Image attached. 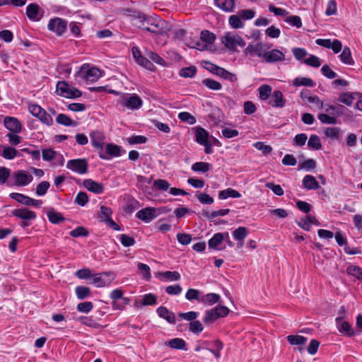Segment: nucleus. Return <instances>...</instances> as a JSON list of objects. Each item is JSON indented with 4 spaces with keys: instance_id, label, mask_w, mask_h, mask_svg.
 I'll use <instances>...</instances> for the list:
<instances>
[{
    "instance_id": "obj_1",
    "label": "nucleus",
    "mask_w": 362,
    "mask_h": 362,
    "mask_svg": "<svg viewBox=\"0 0 362 362\" xmlns=\"http://www.w3.org/2000/svg\"><path fill=\"white\" fill-rule=\"evenodd\" d=\"M140 25L139 27L144 30L154 33H163L165 21L157 16H146L139 13L137 16Z\"/></svg>"
},
{
    "instance_id": "obj_2",
    "label": "nucleus",
    "mask_w": 362,
    "mask_h": 362,
    "mask_svg": "<svg viewBox=\"0 0 362 362\" xmlns=\"http://www.w3.org/2000/svg\"><path fill=\"white\" fill-rule=\"evenodd\" d=\"M221 42L231 51H236L238 46L243 47L246 45L245 40L238 34L232 32L226 33L221 38Z\"/></svg>"
},
{
    "instance_id": "obj_3",
    "label": "nucleus",
    "mask_w": 362,
    "mask_h": 362,
    "mask_svg": "<svg viewBox=\"0 0 362 362\" xmlns=\"http://www.w3.org/2000/svg\"><path fill=\"white\" fill-rule=\"evenodd\" d=\"M229 313V309L224 305H218L212 309L205 311L203 322L206 325H210L220 317H224Z\"/></svg>"
},
{
    "instance_id": "obj_4",
    "label": "nucleus",
    "mask_w": 362,
    "mask_h": 362,
    "mask_svg": "<svg viewBox=\"0 0 362 362\" xmlns=\"http://www.w3.org/2000/svg\"><path fill=\"white\" fill-rule=\"evenodd\" d=\"M194 129L196 142L204 147V152L206 154L212 153L213 149L209 133L201 127H196Z\"/></svg>"
},
{
    "instance_id": "obj_5",
    "label": "nucleus",
    "mask_w": 362,
    "mask_h": 362,
    "mask_svg": "<svg viewBox=\"0 0 362 362\" xmlns=\"http://www.w3.org/2000/svg\"><path fill=\"white\" fill-rule=\"evenodd\" d=\"M270 46L265 42H257L256 44H250L245 49V54L251 57H258L264 60L267 51Z\"/></svg>"
},
{
    "instance_id": "obj_6",
    "label": "nucleus",
    "mask_w": 362,
    "mask_h": 362,
    "mask_svg": "<svg viewBox=\"0 0 362 362\" xmlns=\"http://www.w3.org/2000/svg\"><path fill=\"white\" fill-rule=\"evenodd\" d=\"M115 277L116 275L112 272L95 274L92 276V284L97 288L109 286L115 280Z\"/></svg>"
},
{
    "instance_id": "obj_7",
    "label": "nucleus",
    "mask_w": 362,
    "mask_h": 362,
    "mask_svg": "<svg viewBox=\"0 0 362 362\" xmlns=\"http://www.w3.org/2000/svg\"><path fill=\"white\" fill-rule=\"evenodd\" d=\"M57 90L59 95L67 98H76L82 95V93L77 88L70 86L65 81H58Z\"/></svg>"
},
{
    "instance_id": "obj_8",
    "label": "nucleus",
    "mask_w": 362,
    "mask_h": 362,
    "mask_svg": "<svg viewBox=\"0 0 362 362\" xmlns=\"http://www.w3.org/2000/svg\"><path fill=\"white\" fill-rule=\"evenodd\" d=\"M163 212L160 208L146 207L136 214V217L148 223L152 221Z\"/></svg>"
},
{
    "instance_id": "obj_9",
    "label": "nucleus",
    "mask_w": 362,
    "mask_h": 362,
    "mask_svg": "<svg viewBox=\"0 0 362 362\" xmlns=\"http://www.w3.org/2000/svg\"><path fill=\"white\" fill-rule=\"evenodd\" d=\"M47 28L57 36H61L66 30L67 21L61 18L55 17L49 21Z\"/></svg>"
},
{
    "instance_id": "obj_10",
    "label": "nucleus",
    "mask_w": 362,
    "mask_h": 362,
    "mask_svg": "<svg viewBox=\"0 0 362 362\" xmlns=\"http://www.w3.org/2000/svg\"><path fill=\"white\" fill-rule=\"evenodd\" d=\"M88 162L85 158L72 159L68 160L66 168L79 175L86 174L88 171Z\"/></svg>"
},
{
    "instance_id": "obj_11",
    "label": "nucleus",
    "mask_w": 362,
    "mask_h": 362,
    "mask_svg": "<svg viewBox=\"0 0 362 362\" xmlns=\"http://www.w3.org/2000/svg\"><path fill=\"white\" fill-rule=\"evenodd\" d=\"M15 185L17 186H27L32 182L33 175L24 170H18L13 173L12 175Z\"/></svg>"
},
{
    "instance_id": "obj_12",
    "label": "nucleus",
    "mask_w": 362,
    "mask_h": 362,
    "mask_svg": "<svg viewBox=\"0 0 362 362\" xmlns=\"http://www.w3.org/2000/svg\"><path fill=\"white\" fill-rule=\"evenodd\" d=\"M77 74L81 76L86 81H90L91 83L98 81L101 76V73L99 69L96 67L86 69L84 66L81 67V71H78Z\"/></svg>"
},
{
    "instance_id": "obj_13",
    "label": "nucleus",
    "mask_w": 362,
    "mask_h": 362,
    "mask_svg": "<svg viewBox=\"0 0 362 362\" xmlns=\"http://www.w3.org/2000/svg\"><path fill=\"white\" fill-rule=\"evenodd\" d=\"M285 60V54L277 49H267L264 62L266 63L273 64L276 62H283Z\"/></svg>"
},
{
    "instance_id": "obj_14",
    "label": "nucleus",
    "mask_w": 362,
    "mask_h": 362,
    "mask_svg": "<svg viewBox=\"0 0 362 362\" xmlns=\"http://www.w3.org/2000/svg\"><path fill=\"white\" fill-rule=\"evenodd\" d=\"M105 153L103 151L99 152V157L103 160H110L112 157L120 156V147L112 144H107L105 147Z\"/></svg>"
},
{
    "instance_id": "obj_15",
    "label": "nucleus",
    "mask_w": 362,
    "mask_h": 362,
    "mask_svg": "<svg viewBox=\"0 0 362 362\" xmlns=\"http://www.w3.org/2000/svg\"><path fill=\"white\" fill-rule=\"evenodd\" d=\"M286 103V99L281 91L276 90L272 92L268 104L273 107L281 108L285 106Z\"/></svg>"
},
{
    "instance_id": "obj_16",
    "label": "nucleus",
    "mask_w": 362,
    "mask_h": 362,
    "mask_svg": "<svg viewBox=\"0 0 362 362\" xmlns=\"http://www.w3.org/2000/svg\"><path fill=\"white\" fill-rule=\"evenodd\" d=\"M11 214L23 221L35 220L37 217L35 212L27 208L16 209L11 211Z\"/></svg>"
},
{
    "instance_id": "obj_17",
    "label": "nucleus",
    "mask_w": 362,
    "mask_h": 362,
    "mask_svg": "<svg viewBox=\"0 0 362 362\" xmlns=\"http://www.w3.org/2000/svg\"><path fill=\"white\" fill-rule=\"evenodd\" d=\"M4 126L11 132L16 134L21 132V124L18 119L12 117H6L4 119Z\"/></svg>"
},
{
    "instance_id": "obj_18",
    "label": "nucleus",
    "mask_w": 362,
    "mask_h": 362,
    "mask_svg": "<svg viewBox=\"0 0 362 362\" xmlns=\"http://www.w3.org/2000/svg\"><path fill=\"white\" fill-rule=\"evenodd\" d=\"M90 138L92 145L95 148L100 149V151H103L105 139V136L103 133L97 130L93 131L90 134Z\"/></svg>"
},
{
    "instance_id": "obj_19",
    "label": "nucleus",
    "mask_w": 362,
    "mask_h": 362,
    "mask_svg": "<svg viewBox=\"0 0 362 362\" xmlns=\"http://www.w3.org/2000/svg\"><path fill=\"white\" fill-rule=\"evenodd\" d=\"M335 320L339 332L344 333L349 337H351L355 334L354 331L351 329V325L348 322L344 321L340 317H337Z\"/></svg>"
},
{
    "instance_id": "obj_20",
    "label": "nucleus",
    "mask_w": 362,
    "mask_h": 362,
    "mask_svg": "<svg viewBox=\"0 0 362 362\" xmlns=\"http://www.w3.org/2000/svg\"><path fill=\"white\" fill-rule=\"evenodd\" d=\"M83 185L88 191L95 194H100L103 192L104 188L102 184H100L91 179H86L83 181Z\"/></svg>"
},
{
    "instance_id": "obj_21",
    "label": "nucleus",
    "mask_w": 362,
    "mask_h": 362,
    "mask_svg": "<svg viewBox=\"0 0 362 362\" xmlns=\"http://www.w3.org/2000/svg\"><path fill=\"white\" fill-rule=\"evenodd\" d=\"M211 344L214 345V349H210L209 347H206V349L209 351L216 357V358H220L221 351L223 349V344L218 339H216L213 342L209 341H205L203 342V345H205L206 346H209Z\"/></svg>"
},
{
    "instance_id": "obj_22",
    "label": "nucleus",
    "mask_w": 362,
    "mask_h": 362,
    "mask_svg": "<svg viewBox=\"0 0 362 362\" xmlns=\"http://www.w3.org/2000/svg\"><path fill=\"white\" fill-rule=\"evenodd\" d=\"M248 235L247 228L240 226L233 232V238L237 240L238 247H241L243 245V242Z\"/></svg>"
},
{
    "instance_id": "obj_23",
    "label": "nucleus",
    "mask_w": 362,
    "mask_h": 362,
    "mask_svg": "<svg viewBox=\"0 0 362 362\" xmlns=\"http://www.w3.org/2000/svg\"><path fill=\"white\" fill-rule=\"evenodd\" d=\"M300 97L303 100L315 104L319 110L322 109L323 102L317 95H310L308 90L301 91Z\"/></svg>"
},
{
    "instance_id": "obj_24",
    "label": "nucleus",
    "mask_w": 362,
    "mask_h": 362,
    "mask_svg": "<svg viewBox=\"0 0 362 362\" xmlns=\"http://www.w3.org/2000/svg\"><path fill=\"white\" fill-rule=\"evenodd\" d=\"M322 109L325 113L330 115H335L337 116H341L344 114L345 107L341 105H333L330 104H324Z\"/></svg>"
},
{
    "instance_id": "obj_25",
    "label": "nucleus",
    "mask_w": 362,
    "mask_h": 362,
    "mask_svg": "<svg viewBox=\"0 0 362 362\" xmlns=\"http://www.w3.org/2000/svg\"><path fill=\"white\" fill-rule=\"evenodd\" d=\"M312 224L319 226L320 223L314 216L311 215L306 216L305 218H301V220L298 222V226L305 230H309Z\"/></svg>"
},
{
    "instance_id": "obj_26",
    "label": "nucleus",
    "mask_w": 362,
    "mask_h": 362,
    "mask_svg": "<svg viewBox=\"0 0 362 362\" xmlns=\"http://www.w3.org/2000/svg\"><path fill=\"white\" fill-rule=\"evenodd\" d=\"M124 105L132 110L139 109L142 105L141 99L136 95L124 98Z\"/></svg>"
},
{
    "instance_id": "obj_27",
    "label": "nucleus",
    "mask_w": 362,
    "mask_h": 362,
    "mask_svg": "<svg viewBox=\"0 0 362 362\" xmlns=\"http://www.w3.org/2000/svg\"><path fill=\"white\" fill-rule=\"evenodd\" d=\"M156 311L159 317L165 319L169 323H175V314L173 312L170 311L167 308L160 306L157 308Z\"/></svg>"
},
{
    "instance_id": "obj_28",
    "label": "nucleus",
    "mask_w": 362,
    "mask_h": 362,
    "mask_svg": "<svg viewBox=\"0 0 362 362\" xmlns=\"http://www.w3.org/2000/svg\"><path fill=\"white\" fill-rule=\"evenodd\" d=\"M303 186L307 190L317 189L320 188L318 182L315 177L311 175H305L303 179Z\"/></svg>"
},
{
    "instance_id": "obj_29",
    "label": "nucleus",
    "mask_w": 362,
    "mask_h": 362,
    "mask_svg": "<svg viewBox=\"0 0 362 362\" xmlns=\"http://www.w3.org/2000/svg\"><path fill=\"white\" fill-rule=\"evenodd\" d=\"M158 276L160 278L161 281H178L181 276L178 272L174 271H166V272H159L158 274Z\"/></svg>"
},
{
    "instance_id": "obj_30",
    "label": "nucleus",
    "mask_w": 362,
    "mask_h": 362,
    "mask_svg": "<svg viewBox=\"0 0 362 362\" xmlns=\"http://www.w3.org/2000/svg\"><path fill=\"white\" fill-rule=\"evenodd\" d=\"M221 296L215 293H210L202 296L200 303L206 305H213L220 301Z\"/></svg>"
},
{
    "instance_id": "obj_31",
    "label": "nucleus",
    "mask_w": 362,
    "mask_h": 362,
    "mask_svg": "<svg viewBox=\"0 0 362 362\" xmlns=\"http://www.w3.org/2000/svg\"><path fill=\"white\" fill-rule=\"evenodd\" d=\"M40 6L35 4H30L26 8V14L28 17L33 21H38Z\"/></svg>"
},
{
    "instance_id": "obj_32",
    "label": "nucleus",
    "mask_w": 362,
    "mask_h": 362,
    "mask_svg": "<svg viewBox=\"0 0 362 362\" xmlns=\"http://www.w3.org/2000/svg\"><path fill=\"white\" fill-rule=\"evenodd\" d=\"M9 197L18 203L25 206H30L33 202L31 197L21 193L13 192L10 194Z\"/></svg>"
},
{
    "instance_id": "obj_33",
    "label": "nucleus",
    "mask_w": 362,
    "mask_h": 362,
    "mask_svg": "<svg viewBox=\"0 0 362 362\" xmlns=\"http://www.w3.org/2000/svg\"><path fill=\"white\" fill-rule=\"evenodd\" d=\"M165 344L169 347L178 349V350H185L186 349V342L184 339L180 338H174L165 342Z\"/></svg>"
},
{
    "instance_id": "obj_34",
    "label": "nucleus",
    "mask_w": 362,
    "mask_h": 362,
    "mask_svg": "<svg viewBox=\"0 0 362 362\" xmlns=\"http://www.w3.org/2000/svg\"><path fill=\"white\" fill-rule=\"evenodd\" d=\"M259 98L261 100H267L269 99L272 93V88L267 84H263L258 88Z\"/></svg>"
},
{
    "instance_id": "obj_35",
    "label": "nucleus",
    "mask_w": 362,
    "mask_h": 362,
    "mask_svg": "<svg viewBox=\"0 0 362 362\" xmlns=\"http://www.w3.org/2000/svg\"><path fill=\"white\" fill-rule=\"evenodd\" d=\"M340 60L342 63L348 65H354V61L351 56V52L349 47H345L341 54L339 55Z\"/></svg>"
},
{
    "instance_id": "obj_36",
    "label": "nucleus",
    "mask_w": 362,
    "mask_h": 362,
    "mask_svg": "<svg viewBox=\"0 0 362 362\" xmlns=\"http://www.w3.org/2000/svg\"><path fill=\"white\" fill-rule=\"evenodd\" d=\"M339 116H337L335 115H330L327 113H320L317 115L318 119L322 123V124H336L337 123V117Z\"/></svg>"
},
{
    "instance_id": "obj_37",
    "label": "nucleus",
    "mask_w": 362,
    "mask_h": 362,
    "mask_svg": "<svg viewBox=\"0 0 362 362\" xmlns=\"http://www.w3.org/2000/svg\"><path fill=\"white\" fill-rule=\"evenodd\" d=\"M215 4L221 10L230 12L234 7V0H214Z\"/></svg>"
},
{
    "instance_id": "obj_38",
    "label": "nucleus",
    "mask_w": 362,
    "mask_h": 362,
    "mask_svg": "<svg viewBox=\"0 0 362 362\" xmlns=\"http://www.w3.org/2000/svg\"><path fill=\"white\" fill-rule=\"evenodd\" d=\"M240 197L241 194L239 193V192L232 188H228L226 189L221 190L218 193V198L220 199H226L228 197L240 198Z\"/></svg>"
},
{
    "instance_id": "obj_39",
    "label": "nucleus",
    "mask_w": 362,
    "mask_h": 362,
    "mask_svg": "<svg viewBox=\"0 0 362 362\" xmlns=\"http://www.w3.org/2000/svg\"><path fill=\"white\" fill-rule=\"evenodd\" d=\"M47 215L49 221L54 224H57L64 220L62 215L60 213L57 212L52 208L47 211Z\"/></svg>"
},
{
    "instance_id": "obj_40",
    "label": "nucleus",
    "mask_w": 362,
    "mask_h": 362,
    "mask_svg": "<svg viewBox=\"0 0 362 362\" xmlns=\"http://www.w3.org/2000/svg\"><path fill=\"white\" fill-rule=\"evenodd\" d=\"M75 293L78 300H83L91 294L90 288L83 286H78L75 288Z\"/></svg>"
},
{
    "instance_id": "obj_41",
    "label": "nucleus",
    "mask_w": 362,
    "mask_h": 362,
    "mask_svg": "<svg viewBox=\"0 0 362 362\" xmlns=\"http://www.w3.org/2000/svg\"><path fill=\"white\" fill-rule=\"evenodd\" d=\"M200 39L202 40V42L206 43L209 47L216 40V35L214 33L209 30H204L201 32Z\"/></svg>"
},
{
    "instance_id": "obj_42",
    "label": "nucleus",
    "mask_w": 362,
    "mask_h": 362,
    "mask_svg": "<svg viewBox=\"0 0 362 362\" xmlns=\"http://www.w3.org/2000/svg\"><path fill=\"white\" fill-rule=\"evenodd\" d=\"M324 134L332 140H338L340 138L341 129L339 127H327L324 130Z\"/></svg>"
},
{
    "instance_id": "obj_43",
    "label": "nucleus",
    "mask_w": 362,
    "mask_h": 362,
    "mask_svg": "<svg viewBox=\"0 0 362 362\" xmlns=\"http://www.w3.org/2000/svg\"><path fill=\"white\" fill-rule=\"evenodd\" d=\"M223 241V237L222 235V233H215L209 240V248L218 250V247L221 244Z\"/></svg>"
},
{
    "instance_id": "obj_44",
    "label": "nucleus",
    "mask_w": 362,
    "mask_h": 362,
    "mask_svg": "<svg viewBox=\"0 0 362 362\" xmlns=\"http://www.w3.org/2000/svg\"><path fill=\"white\" fill-rule=\"evenodd\" d=\"M211 168L212 165L206 162H197L192 165V170L199 173H206Z\"/></svg>"
},
{
    "instance_id": "obj_45",
    "label": "nucleus",
    "mask_w": 362,
    "mask_h": 362,
    "mask_svg": "<svg viewBox=\"0 0 362 362\" xmlns=\"http://www.w3.org/2000/svg\"><path fill=\"white\" fill-rule=\"evenodd\" d=\"M293 85L295 86H304L307 87H313L315 86V83L310 78L297 77L293 80Z\"/></svg>"
},
{
    "instance_id": "obj_46",
    "label": "nucleus",
    "mask_w": 362,
    "mask_h": 362,
    "mask_svg": "<svg viewBox=\"0 0 362 362\" xmlns=\"http://www.w3.org/2000/svg\"><path fill=\"white\" fill-rule=\"evenodd\" d=\"M346 273L358 280H362V268L356 265H349L346 268Z\"/></svg>"
},
{
    "instance_id": "obj_47",
    "label": "nucleus",
    "mask_w": 362,
    "mask_h": 362,
    "mask_svg": "<svg viewBox=\"0 0 362 362\" xmlns=\"http://www.w3.org/2000/svg\"><path fill=\"white\" fill-rule=\"evenodd\" d=\"M1 155L3 158L7 160H12L15 157L18 156V151L14 148L11 146L4 147Z\"/></svg>"
},
{
    "instance_id": "obj_48",
    "label": "nucleus",
    "mask_w": 362,
    "mask_h": 362,
    "mask_svg": "<svg viewBox=\"0 0 362 362\" xmlns=\"http://www.w3.org/2000/svg\"><path fill=\"white\" fill-rule=\"evenodd\" d=\"M197 73V68L194 66L183 67L180 70L179 75L184 78H192Z\"/></svg>"
},
{
    "instance_id": "obj_49",
    "label": "nucleus",
    "mask_w": 362,
    "mask_h": 362,
    "mask_svg": "<svg viewBox=\"0 0 362 362\" xmlns=\"http://www.w3.org/2000/svg\"><path fill=\"white\" fill-rule=\"evenodd\" d=\"M308 146L314 150H319L322 148L320 139L317 135L312 134L308 141Z\"/></svg>"
},
{
    "instance_id": "obj_50",
    "label": "nucleus",
    "mask_w": 362,
    "mask_h": 362,
    "mask_svg": "<svg viewBox=\"0 0 362 362\" xmlns=\"http://www.w3.org/2000/svg\"><path fill=\"white\" fill-rule=\"evenodd\" d=\"M78 321L90 327L98 328L99 327V324L93 318V317L81 316L78 317Z\"/></svg>"
},
{
    "instance_id": "obj_51",
    "label": "nucleus",
    "mask_w": 362,
    "mask_h": 362,
    "mask_svg": "<svg viewBox=\"0 0 362 362\" xmlns=\"http://www.w3.org/2000/svg\"><path fill=\"white\" fill-rule=\"evenodd\" d=\"M287 340L291 345H303L307 341V338L300 335H288Z\"/></svg>"
},
{
    "instance_id": "obj_52",
    "label": "nucleus",
    "mask_w": 362,
    "mask_h": 362,
    "mask_svg": "<svg viewBox=\"0 0 362 362\" xmlns=\"http://www.w3.org/2000/svg\"><path fill=\"white\" fill-rule=\"evenodd\" d=\"M216 75L231 82H235L237 81V77L235 74L228 71L227 70L222 67H220V69H218V73Z\"/></svg>"
},
{
    "instance_id": "obj_53",
    "label": "nucleus",
    "mask_w": 362,
    "mask_h": 362,
    "mask_svg": "<svg viewBox=\"0 0 362 362\" xmlns=\"http://www.w3.org/2000/svg\"><path fill=\"white\" fill-rule=\"evenodd\" d=\"M178 118L182 122H185L188 124H194L197 122L196 118L188 112H182L178 114Z\"/></svg>"
},
{
    "instance_id": "obj_54",
    "label": "nucleus",
    "mask_w": 362,
    "mask_h": 362,
    "mask_svg": "<svg viewBox=\"0 0 362 362\" xmlns=\"http://www.w3.org/2000/svg\"><path fill=\"white\" fill-rule=\"evenodd\" d=\"M202 83L206 86L209 89L213 90H219L221 89L222 86L221 84L211 78H205L202 81Z\"/></svg>"
},
{
    "instance_id": "obj_55",
    "label": "nucleus",
    "mask_w": 362,
    "mask_h": 362,
    "mask_svg": "<svg viewBox=\"0 0 362 362\" xmlns=\"http://www.w3.org/2000/svg\"><path fill=\"white\" fill-rule=\"evenodd\" d=\"M56 122L65 127H70L74 124L73 120L65 114H59L56 118Z\"/></svg>"
},
{
    "instance_id": "obj_56",
    "label": "nucleus",
    "mask_w": 362,
    "mask_h": 362,
    "mask_svg": "<svg viewBox=\"0 0 362 362\" xmlns=\"http://www.w3.org/2000/svg\"><path fill=\"white\" fill-rule=\"evenodd\" d=\"M49 186L50 185L49 182L42 181L36 187V194L39 197L44 196L47 193Z\"/></svg>"
},
{
    "instance_id": "obj_57",
    "label": "nucleus",
    "mask_w": 362,
    "mask_h": 362,
    "mask_svg": "<svg viewBox=\"0 0 362 362\" xmlns=\"http://www.w3.org/2000/svg\"><path fill=\"white\" fill-rule=\"evenodd\" d=\"M228 22L230 25L235 29L242 28L244 25L239 14L230 16Z\"/></svg>"
},
{
    "instance_id": "obj_58",
    "label": "nucleus",
    "mask_w": 362,
    "mask_h": 362,
    "mask_svg": "<svg viewBox=\"0 0 362 362\" xmlns=\"http://www.w3.org/2000/svg\"><path fill=\"white\" fill-rule=\"evenodd\" d=\"M77 310L83 313H88L93 308V304L90 301L80 303L76 306Z\"/></svg>"
},
{
    "instance_id": "obj_59",
    "label": "nucleus",
    "mask_w": 362,
    "mask_h": 362,
    "mask_svg": "<svg viewBox=\"0 0 362 362\" xmlns=\"http://www.w3.org/2000/svg\"><path fill=\"white\" fill-rule=\"evenodd\" d=\"M200 294H201V291L197 290V289H194V288H189L187 290L186 294H185V298L188 300H198L199 302H200Z\"/></svg>"
},
{
    "instance_id": "obj_60",
    "label": "nucleus",
    "mask_w": 362,
    "mask_h": 362,
    "mask_svg": "<svg viewBox=\"0 0 362 362\" xmlns=\"http://www.w3.org/2000/svg\"><path fill=\"white\" fill-rule=\"evenodd\" d=\"M112 213V211L110 208L105 206H101L99 218L100 219L101 221L106 222L107 220L111 218L110 216Z\"/></svg>"
},
{
    "instance_id": "obj_61",
    "label": "nucleus",
    "mask_w": 362,
    "mask_h": 362,
    "mask_svg": "<svg viewBox=\"0 0 362 362\" xmlns=\"http://www.w3.org/2000/svg\"><path fill=\"white\" fill-rule=\"evenodd\" d=\"M69 234L73 238L86 237L88 235V232L84 227L78 226L70 231Z\"/></svg>"
},
{
    "instance_id": "obj_62",
    "label": "nucleus",
    "mask_w": 362,
    "mask_h": 362,
    "mask_svg": "<svg viewBox=\"0 0 362 362\" xmlns=\"http://www.w3.org/2000/svg\"><path fill=\"white\" fill-rule=\"evenodd\" d=\"M75 203L81 206H84L88 202V197L84 192H78L74 200Z\"/></svg>"
},
{
    "instance_id": "obj_63",
    "label": "nucleus",
    "mask_w": 362,
    "mask_h": 362,
    "mask_svg": "<svg viewBox=\"0 0 362 362\" xmlns=\"http://www.w3.org/2000/svg\"><path fill=\"white\" fill-rule=\"evenodd\" d=\"M153 187L157 190L167 191L170 188V184L165 180L158 179L153 182Z\"/></svg>"
},
{
    "instance_id": "obj_64",
    "label": "nucleus",
    "mask_w": 362,
    "mask_h": 362,
    "mask_svg": "<svg viewBox=\"0 0 362 362\" xmlns=\"http://www.w3.org/2000/svg\"><path fill=\"white\" fill-rule=\"evenodd\" d=\"M354 93H344L339 95V101L348 106L351 105L354 100Z\"/></svg>"
}]
</instances>
